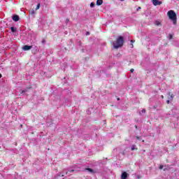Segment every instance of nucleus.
Instances as JSON below:
<instances>
[{
    "label": "nucleus",
    "instance_id": "1",
    "mask_svg": "<svg viewBox=\"0 0 179 179\" xmlns=\"http://www.w3.org/2000/svg\"><path fill=\"white\" fill-rule=\"evenodd\" d=\"M113 45L114 48H120L124 45V37L117 36L115 41L113 42Z\"/></svg>",
    "mask_w": 179,
    "mask_h": 179
},
{
    "label": "nucleus",
    "instance_id": "2",
    "mask_svg": "<svg viewBox=\"0 0 179 179\" xmlns=\"http://www.w3.org/2000/svg\"><path fill=\"white\" fill-rule=\"evenodd\" d=\"M167 15L171 20H172L173 24H177V14L174 10H171L168 11Z\"/></svg>",
    "mask_w": 179,
    "mask_h": 179
},
{
    "label": "nucleus",
    "instance_id": "3",
    "mask_svg": "<svg viewBox=\"0 0 179 179\" xmlns=\"http://www.w3.org/2000/svg\"><path fill=\"white\" fill-rule=\"evenodd\" d=\"M31 48H33V45H24L22 48L24 51H29V50H31Z\"/></svg>",
    "mask_w": 179,
    "mask_h": 179
},
{
    "label": "nucleus",
    "instance_id": "4",
    "mask_svg": "<svg viewBox=\"0 0 179 179\" xmlns=\"http://www.w3.org/2000/svg\"><path fill=\"white\" fill-rule=\"evenodd\" d=\"M152 3L155 6H157V5H162V1H159V0H152Z\"/></svg>",
    "mask_w": 179,
    "mask_h": 179
},
{
    "label": "nucleus",
    "instance_id": "5",
    "mask_svg": "<svg viewBox=\"0 0 179 179\" xmlns=\"http://www.w3.org/2000/svg\"><path fill=\"white\" fill-rule=\"evenodd\" d=\"M121 178L122 179H127L128 178V174L127 172L124 171L122 172V175H121Z\"/></svg>",
    "mask_w": 179,
    "mask_h": 179
},
{
    "label": "nucleus",
    "instance_id": "6",
    "mask_svg": "<svg viewBox=\"0 0 179 179\" xmlns=\"http://www.w3.org/2000/svg\"><path fill=\"white\" fill-rule=\"evenodd\" d=\"M12 19H13V20L14 21V22H19V15H13V17H12Z\"/></svg>",
    "mask_w": 179,
    "mask_h": 179
},
{
    "label": "nucleus",
    "instance_id": "7",
    "mask_svg": "<svg viewBox=\"0 0 179 179\" xmlns=\"http://www.w3.org/2000/svg\"><path fill=\"white\" fill-rule=\"evenodd\" d=\"M96 5L98 6H100L101 5H103V0H97L96 1Z\"/></svg>",
    "mask_w": 179,
    "mask_h": 179
},
{
    "label": "nucleus",
    "instance_id": "8",
    "mask_svg": "<svg viewBox=\"0 0 179 179\" xmlns=\"http://www.w3.org/2000/svg\"><path fill=\"white\" fill-rule=\"evenodd\" d=\"M32 89L33 87H31V85H28L25 90H27V92H29V90H31Z\"/></svg>",
    "mask_w": 179,
    "mask_h": 179
},
{
    "label": "nucleus",
    "instance_id": "9",
    "mask_svg": "<svg viewBox=\"0 0 179 179\" xmlns=\"http://www.w3.org/2000/svg\"><path fill=\"white\" fill-rule=\"evenodd\" d=\"M167 94L169 96H170L171 100H173V99H174V95L173 94H171V92H168Z\"/></svg>",
    "mask_w": 179,
    "mask_h": 179
},
{
    "label": "nucleus",
    "instance_id": "10",
    "mask_svg": "<svg viewBox=\"0 0 179 179\" xmlns=\"http://www.w3.org/2000/svg\"><path fill=\"white\" fill-rule=\"evenodd\" d=\"M131 150H138V148H136V145H133L131 146Z\"/></svg>",
    "mask_w": 179,
    "mask_h": 179
},
{
    "label": "nucleus",
    "instance_id": "11",
    "mask_svg": "<svg viewBox=\"0 0 179 179\" xmlns=\"http://www.w3.org/2000/svg\"><path fill=\"white\" fill-rule=\"evenodd\" d=\"M155 24L156 26H162V23L159 21H155Z\"/></svg>",
    "mask_w": 179,
    "mask_h": 179
},
{
    "label": "nucleus",
    "instance_id": "12",
    "mask_svg": "<svg viewBox=\"0 0 179 179\" xmlns=\"http://www.w3.org/2000/svg\"><path fill=\"white\" fill-rule=\"evenodd\" d=\"M11 31L13 33H16V29H15V27H11Z\"/></svg>",
    "mask_w": 179,
    "mask_h": 179
},
{
    "label": "nucleus",
    "instance_id": "13",
    "mask_svg": "<svg viewBox=\"0 0 179 179\" xmlns=\"http://www.w3.org/2000/svg\"><path fill=\"white\" fill-rule=\"evenodd\" d=\"M40 6H41V4L38 3L36 7V10H38V9H40Z\"/></svg>",
    "mask_w": 179,
    "mask_h": 179
},
{
    "label": "nucleus",
    "instance_id": "14",
    "mask_svg": "<svg viewBox=\"0 0 179 179\" xmlns=\"http://www.w3.org/2000/svg\"><path fill=\"white\" fill-rule=\"evenodd\" d=\"M26 92H27V90H20V93L21 94H23V93H26Z\"/></svg>",
    "mask_w": 179,
    "mask_h": 179
},
{
    "label": "nucleus",
    "instance_id": "15",
    "mask_svg": "<svg viewBox=\"0 0 179 179\" xmlns=\"http://www.w3.org/2000/svg\"><path fill=\"white\" fill-rule=\"evenodd\" d=\"M86 170H87V171H90V173H93V169H90V168H87Z\"/></svg>",
    "mask_w": 179,
    "mask_h": 179
},
{
    "label": "nucleus",
    "instance_id": "16",
    "mask_svg": "<svg viewBox=\"0 0 179 179\" xmlns=\"http://www.w3.org/2000/svg\"><path fill=\"white\" fill-rule=\"evenodd\" d=\"M95 5H96V4H94V3L92 2V3H90V7H91V8H94Z\"/></svg>",
    "mask_w": 179,
    "mask_h": 179
},
{
    "label": "nucleus",
    "instance_id": "17",
    "mask_svg": "<svg viewBox=\"0 0 179 179\" xmlns=\"http://www.w3.org/2000/svg\"><path fill=\"white\" fill-rule=\"evenodd\" d=\"M31 15H34V13H36V11H34V10H31Z\"/></svg>",
    "mask_w": 179,
    "mask_h": 179
},
{
    "label": "nucleus",
    "instance_id": "18",
    "mask_svg": "<svg viewBox=\"0 0 179 179\" xmlns=\"http://www.w3.org/2000/svg\"><path fill=\"white\" fill-rule=\"evenodd\" d=\"M141 113H146V109H145V108L142 109Z\"/></svg>",
    "mask_w": 179,
    "mask_h": 179
},
{
    "label": "nucleus",
    "instance_id": "19",
    "mask_svg": "<svg viewBox=\"0 0 179 179\" xmlns=\"http://www.w3.org/2000/svg\"><path fill=\"white\" fill-rule=\"evenodd\" d=\"M171 38H173V35H172V34H170V35H169V40H171Z\"/></svg>",
    "mask_w": 179,
    "mask_h": 179
},
{
    "label": "nucleus",
    "instance_id": "20",
    "mask_svg": "<svg viewBox=\"0 0 179 179\" xmlns=\"http://www.w3.org/2000/svg\"><path fill=\"white\" fill-rule=\"evenodd\" d=\"M41 43L42 44H45V39L42 40Z\"/></svg>",
    "mask_w": 179,
    "mask_h": 179
},
{
    "label": "nucleus",
    "instance_id": "21",
    "mask_svg": "<svg viewBox=\"0 0 179 179\" xmlns=\"http://www.w3.org/2000/svg\"><path fill=\"white\" fill-rule=\"evenodd\" d=\"M162 169H163V165L159 166V170H162Z\"/></svg>",
    "mask_w": 179,
    "mask_h": 179
},
{
    "label": "nucleus",
    "instance_id": "22",
    "mask_svg": "<svg viewBox=\"0 0 179 179\" xmlns=\"http://www.w3.org/2000/svg\"><path fill=\"white\" fill-rule=\"evenodd\" d=\"M141 9H142V8H141V6H139V7L136 9V10L138 11V10H141Z\"/></svg>",
    "mask_w": 179,
    "mask_h": 179
},
{
    "label": "nucleus",
    "instance_id": "23",
    "mask_svg": "<svg viewBox=\"0 0 179 179\" xmlns=\"http://www.w3.org/2000/svg\"><path fill=\"white\" fill-rule=\"evenodd\" d=\"M166 103H167V104H170V100H167V101H166Z\"/></svg>",
    "mask_w": 179,
    "mask_h": 179
},
{
    "label": "nucleus",
    "instance_id": "24",
    "mask_svg": "<svg viewBox=\"0 0 179 179\" xmlns=\"http://www.w3.org/2000/svg\"><path fill=\"white\" fill-rule=\"evenodd\" d=\"M134 69H131L130 72L132 73V72H134Z\"/></svg>",
    "mask_w": 179,
    "mask_h": 179
},
{
    "label": "nucleus",
    "instance_id": "25",
    "mask_svg": "<svg viewBox=\"0 0 179 179\" xmlns=\"http://www.w3.org/2000/svg\"><path fill=\"white\" fill-rule=\"evenodd\" d=\"M136 139H141V137H139V136H136Z\"/></svg>",
    "mask_w": 179,
    "mask_h": 179
},
{
    "label": "nucleus",
    "instance_id": "26",
    "mask_svg": "<svg viewBox=\"0 0 179 179\" xmlns=\"http://www.w3.org/2000/svg\"><path fill=\"white\" fill-rule=\"evenodd\" d=\"M135 42V40H131V43H134Z\"/></svg>",
    "mask_w": 179,
    "mask_h": 179
},
{
    "label": "nucleus",
    "instance_id": "27",
    "mask_svg": "<svg viewBox=\"0 0 179 179\" xmlns=\"http://www.w3.org/2000/svg\"><path fill=\"white\" fill-rule=\"evenodd\" d=\"M161 99H164V96L162 95Z\"/></svg>",
    "mask_w": 179,
    "mask_h": 179
},
{
    "label": "nucleus",
    "instance_id": "28",
    "mask_svg": "<svg viewBox=\"0 0 179 179\" xmlns=\"http://www.w3.org/2000/svg\"><path fill=\"white\" fill-rule=\"evenodd\" d=\"M134 127L136 129H138V126L135 125Z\"/></svg>",
    "mask_w": 179,
    "mask_h": 179
},
{
    "label": "nucleus",
    "instance_id": "29",
    "mask_svg": "<svg viewBox=\"0 0 179 179\" xmlns=\"http://www.w3.org/2000/svg\"><path fill=\"white\" fill-rule=\"evenodd\" d=\"M131 48H134V44L131 43Z\"/></svg>",
    "mask_w": 179,
    "mask_h": 179
},
{
    "label": "nucleus",
    "instance_id": "30",
    "mask_svg": "<svg viewBox=\"0 0 179 179\" xmlns=\"http://www.w3.org/2000/svg\"><path fill=\"white\" fill-rule=\"evenodd\" d=\"M1 78H2V74L0 73V79H1Z\"/></svg>",
    "mask_w": 179,
    "mask_h": 179
},
{
    "label": "nucleus",
    "instance_id": "31",
    "mask_svg": "<svg viewBox=\"0 0 179 179\" xmlns=\"http://www.w3.org/2000/svg\"><path fill=\"white\" fill-rule=\"evenodd\" d=\"M117 100L119 101V100H120V98H117Z\"/></svg>",
    "mask_w": 179,
    "mask_h": 179
},
{
    "label": "nucleus",
    "instance_id": "32",
    "mask_svg": "<svg viewBox=\"0 0 179 179\" xmlns=\"http://www.w3.org/2000/svg\"><path fill=\"white\" fill-rule=\"evenodd\" d=\"M71 172H73V171H74V170H71Z\"/></svg>",
    "mask_w": 179,
    "mask_h": 179
},
{
    "label": "nucleus",
    "instance_id": "33",
    "mask_svg": "<svg viewBox=\"0 0 179 179\" xmlns=\"http://www.w3.org/2000/svg\"><path fill=\"white\" fill-rule=\"evenodd\" d=\"M89 34V32H87V35H88Z\"/></svg>",
    "mask_w": 179,
    "mask_h": 179
},
{
    "label": "nucleus",
    "instance_id": "34",
    "mask_svg": "<svg viewBox=\"0 0 179 179\" xmlns=\"http://www.w3.org/2000/svg\"><path fill=\"white\" fill-rule=\"evenodd\" d=\"M154 108L156 109V106H154Z\"/></svg>",
    "mask_w": 179,
    "mask_h": 179
},
{
    "label": "nucleus",
    "instance_id": "35",
    "mask_svg": "<svg viewBox=\"0 0 179 179\" xmlns=\"http://www.w3.org/2000/svg\"><path fill=\"white\" fill-rule=\"evenodd\" d=\"M143 142H145V140H143Z\"/></svg>",
    "mask_w": 179,
    "mask_h": 179
},
{
    "label": "nucleus",
    "instance_id": "36",
    "mask_svg": "<svg viewBox=\"0 0 179 179\" xmlns=\"http://www.w3.org/2000/svg\"><path fill=\"white\" fill-rule=\"evenodd\" d=\"M121 1H124V0H121Z\"/></svg>",
    "mask_w": 179,
    "mask_h": 179
}]
</instances>
